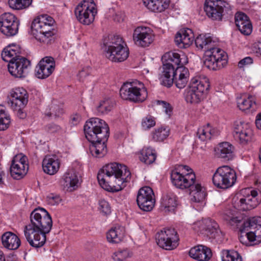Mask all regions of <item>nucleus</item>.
<instances>
[{"instance_id": "nucleus-1", "label": "nucleus", "mask_w": 261, "mask_h": 261, "mask_svg": "<svg viewBox=\"0 0 261 261\" xmlns=\"http://www.w3.org/2000/svg\"><path fill=\"white\" fill-rule=\"evenodd\" d=\"M87 139L91 143L89 150L96 158L103 157L107 152L106 142L109 136V128L102 119L92 118L87 121L84 127Z\"/></svg>"}, {"instance_id": "nucleus-2", "label": "nucleus", "mask_w": 261, "mask_h": 261, "mask_svg": "<svg viewBox=\"0 0 261 261\" xmlns=\"http://www.w3.org/2000/svg\"><path fill=\"white\" fill-rule=\"evenodd\" d=\"M130 172L125 165L112 163L103 166L97 174L100 186L108 191H119L126 186Z\"/></svg>"}, {"instance_id": "nucleus-3", "label": "nucleus", "mask_w": 261, "mask_h": 261, "mask_svg": "<svg viewBox=\"0 0 261 261\" xmlns=\"http://www.w3.org/2000/svg\"><path fill=\"white\" fill-rule=\"evenodd\" d=\"M215 42L210 34H200L195 39V44L199 49L205 50L204 66L212 70H218L227 63L225 51L215 47Z\"/></svg>"}, {"instance_id": "nucleus-4", "label": "nucleus", "mask_w": 261, "mask_h": 261, "mask_svg": "<svg viewBox=\"0 0 261 261\" xmlns=\"http://www.w3.org/2000/svg\"><path fill=\"white\" fill-rule=\"evenodd\" d=\"M162 59L166 62L163 64V70L160 77L161 84L167 87H170L173 84L175 76H177L176 67L184 65L188 62L186 57L174 52L164 54Z\"/></svg>"}, {"instance_id": "nucleus-5", "label": "nucleus", "mask_w": 261, "mask_h": 261, "mask_svg": "<svg viewBox=\"0 0 261 261\" xmlns=\"http://www.w3.org/2000/svg\"><path fill=\"white\" fill-rule=\"evenodd\" d=\"M239 230L241 243L246 246L259 244L261 243V217H253L243 221Z\"/></svg>"}, {"instance_id": "nucleus-6", "label": "nucleus", "mask_w": 261, "mask_h": 261, "mask_svg": "<svg viewBox=\"0 0 261 261\" xmlns=\"http://www.w3.org/2000/svg\"><path fill=\"white\" fill-rule=\"evenodd\" d=\"M208 79L204 75L193 77L190 86L185 92V98L188 103L197 104L204 98V94L209 89Z\"/></svg>"}, {"instance_id": "nucleus-7", "label": "nucleus", "mask_w": 261, "mask_h": 261, "mask_svg": "<svg viewBox=\"0 0 261 261\" xmlns=\"http://www.w3.org/2000/svg\"><path fill=\"white\" fill-rule=\"evenodd\" d=\"M55 20L47 15H42L35 18L31 25L32 32L35 38L40 42H44L46 39L56 34L53 28Z\"/></svg>"}, {"instance_id": "nucleus-8", "label": "nucleus", "mask_w": 261, "mask_h": 261, "mask_svg": "<svg viewBox=\"0 0 261 261\" xmlns=\"http://www.w3.org/2000/svg\"><path fill=\"white\" fill-rule=\"evenodd\" d=\"M120 95L124 100L142 102L147 98V92L143 83L134 80L123 83L120 89Z\"/></svg>"}, {"instance_id": "nucleus-9", "label": "nucleus", "mask_w": 261, "mask_h": 261, "mask_svg": "<svg viewBox=\"0 0 261 261\" xmlns=\"http://www.w3.org/2000/svg\"><path fill=\"white\" fill-rule=\"evenodd\" d=\"M30 222L25 226H30L38 230L49 232L52 226V219L47 211L43 208L34 210L30 215Z\"/></svg>"}, {"instance_id": "nucleus-10", "label": "nucleus", "mask_w": 261, "mask_h": 261, "mask_svg": "<svg viewBox=\"0 0 261 261\" xmlns=\"http://www.w3.org/2000/svg\"><path fill=\"white\" fill-rule=\"evenodd\" d=\"M237 175L235 171L228 166L218 167L213 175L212 181L215 187L226 189L236 183Z\"/></svg>"}, {"instance_id": "nucleus-11", "label": "nucleus", "mask_w": 261, "mask_h": 261, "mask_svg": "<svg viewBox=\"0 0 261 261\" xmlns=\"http://www.w3.org/2000/svg\"><path fill=\"white\" fill-rule=\"evenodd\" d=\"M74 14L80 23L89 25L94 21L97 14L95 4L92 0H84L76 7Z\"/></svg>"}, {"instance_id": "nucleus-12", "label": "nucleus", "mask_w": 261, "mask_h": 261, "mask_svg": "<svg viewBox=\"0 0 261 261\" xmlns=\"http://www.w3.org/2000/svg\"><path fill=\"white\" fill-rule=\"evenodd\" d=\"M155 239L158 245L165 250H173L178 245L177 233L173 228H166L161 230L156 233Z\"/></svg>"}, {"instance_id": "nucleus-13", "label": "nucleus", "mask_w": 261, "mask_h": 261, "mask_svg": "<svg viewBox=\"0 0 261 261\" xmlns=\"http://www.w3.org/2000/svg\"><path fill=\"white\" fill-rule=\"evenodd\" d=\"M182 168L187 171H192L187 166H183ZM171 179L173 185L176 188L180 189H186L190 188L195 183L196 176L192 171L180 173L177 170H173L171 173Z\"/></svg>"}, {"instance_id": "nucleus-14", "label": "nucleus", "mask_w": 261, "mask_h": 261, "mask_svg": "<svg viewBox=\"0 0 261 261\" xmlns=\"http://www.w3.org/2000/svg\"><path fill=\"white\" fill-rule=\"evenodd\" d=\"M19 26V19L12 13H5L0 17V31L7 37L16 35Z\"/></svg>"}, {"instance_id": "nucleus-15", "label": "nucleus", "mask_w": 261, "mask_h": 261, "mask_svg": "<svg viewBox=\"0 0 261 261\" xmlns=\"http://www.w3.org/2000/svg\"><path fill=\"white\" fill-rule=\"evenodd\" d=\"M30 66V61L21 56L10 61L8 64V69L12 76L15 78L22 79L27 76Z\"/></svg>"}, {"instance_id": "nucleus-16", "label": "nucleus", "mask_w": 261, "mask_h": 261, "mask_svg": "<svg viewBox=\"0 0 261 261\" xmlns=\"http://www.w3.org/2000/svg\"><path fill=\"white\" fill-rule=\"evenodd\" d=\"M28 170L27 156L21 153L15 155L10 168L11 176L15 179H20L27 173Z\"/></svg>"}, {"instance_id": "nucleus-17", "label": "nucleus", "mask_w": 261, "mask_h": 261, "mask_svg": "<svg viewBox=\"0 0 261 261\" xmlns=\"http://www.w3.org/2000/svg\"><path fill=\"white\" fill-rule=\"evenodd\" d=\"M137 202L140 209L149 212L154 206L155 198L152 189L149 187L141 188L138 193Z\"/></svg>"}, {"instance_id": "nucleus-18", "label": "nucleus", "mask_w": 261, "mask_h": 261, "mask_svg": "<svg viewBox=\"0 0 261 261\" xmlns=\"http://www.w3.org/2000/svg\"><path fill=\"white\" fill-rule=\"evenodd\" d=\"M23 231L27 242L34 248H41L44 246L46 241V234L49 233L32 228L30 226H24Z\"/></svg>"}, {"instance_id": "nucleus-19", "label": "nucleus", "mask_w": 261, "mask_h": 261, "mask_svg": "<svg viewBox=\"0 0 261 261\" xmlns=\"http://www.w3.org/2000/svg\"><path fill=\"white\" fill-rule=\"evenodd\" d=\"M233 135L236 140L246 145L251 141L253 131L249 123L237 121L234 124Z\"/></svg>"}, {"instance_id": "nucleus-20", "label": "nucleus", "mask_w": 261, "mask_h": 261, "mask_svg": "<svg viewBox=\"0 0 261 261\" xmlns=\"http://www.w3.org/2000/svg\"><path fill=\"white\" fill-rule=\"evenodd\" d=\"M228 4L223 0H206L204 4V11L206 15L213 20H220L222 17L224 9Z\"/></svg>"}, {"instance_id": "nucleus-21", "label": "nucleus", "mask_w": 261, "mask_h": 261, "mask_svg": "<svg viewBox=\"0 0 261 261\" xmlns=\"http://www.w3.org/2000/svg\"><path fill=\"white\" fill-rule=\"evenodd\" d=\"M152 31L149 27H138L133 33V40L136 45L145 47L148 46L154 40Z\"/></svg>"}, {"instance_id": "nucleus-22", "label": "nucleus", "mask_w": 261, "mask_h": 261, "mask_svg": "<svg viewBox=\"0 0 261 261\" xmlns=\"http://www.w3.org/2000/svg\"><path fill=\"white\" fill-rule=\"evenodd\" d=\"M55 68V62L51 57L42 58L35 68V75L39 79H45L49 77Z\"/></svg>"}, {"instance_id": "nucleus-23", "label": "nucleus", "mask_w": 261, "mask_h": 261, "mask_svg": "<svg viewBox=\"0 0 261 261\" xmlns=\"http://www.w3.org/2000/svg\"><path fill=\"white\" fill-rule=\"evenodd\" d=\"M11 107L13 110H18L24 108L28 102V95L23 88H16L11 92Z\"/></svg>"}, {"instance_id": "nucleus-24", "label": "nucleus", "mask_w": 261, "mask_h": 261, "mask_svg": "<svg viewBox=\"0 0 261 261\" xmlns=\"http://www.w3.org/2000/svg\"><path fill=\"white\" fill-rule=\"evenodd\" d=\"M79 178L76 172L73 169H68L63 175L61 184L64 190L73 191L77 187Z\"/></svg>"}, {"instance_id": "nucleus-25", "label": "nucleus", "mask_w": 261, "mask_h": 261, "mask_svg": "<svg viewBox=\"0 0 261 261\" xmlns=\"http://www.w3.org/2000/svg\"><path fill=\"white\" fill-rule=\"evenodd\" d=\"M194 36L192 30L186 28L181 29L175 37V42L178 47L186 48L193 43Z\"/></svg>"}, {"instance_id": "nucleus-26", "label": "nucleus", "mask_w": 261, "mask_h": 261, "mask_svg": "<svg viewBox=\"0 0 261 261\" xmlns=\"http://www.w3.org/2000/svg\"><path fill=\"white\" fill-rule=\"evenodd\" d=\"M247 191L248 195L240 200V210L243 211L250 210L256 207L260 201L257 197L258 192L256 190L249 189Z\"/></svg>"}, {"instance_id": "nucleus-27", "label": "nucleus", "mask_w": 261, "mask_h": 261, "mask_svg": "<svg viewBox=\"0 0 261 261\" xmlns=\"http://www.w3.org/2000/svg\"><path fill=\"white\" fill-rule=\"evenodd\" d=\"M60 162L58 158L55 155H47L42 161L43 171L49 175L55 174L59 170Z\"/></svg>"}, {"instance_id": "nucleus-28", "label": "nucleus", "mask_w": 261, "mask_h": 261, "mask_svg": "<svg viewBox=\"0 0 261 261\" xmlns=\"http://www.w3.org/2000/svg\"><path fill=\"white\" fill-rule=\"evenodd\" d=\"M189 255L198 261H208L212 256V252L206 246L198 245L190 250Z\"/></svg>"}, {"instance_id": "nucleus-29", "label": "nucleus", "mask_w": 261, "mask_h": 261, "mask_svg": "<svg viewBox=\"0 0 261 261\" xmlns=\"http://www.w3.org/2000/svg\"><path fill=\"white\" fill-rule=\"evenodd\" d=\"M215 152L217 157L230 160L234 156V147L228 142H222L215 148Z\"/></svg>"}, {"instance_id": "nucleus-30", "label": "nucleus", "mask_w": 261, "mask_h": 261, "mask_svg": "<svg viewBox=\"0 0 261 261\" xmlns=\"http://www.w3.org/2000/svg\"><path fill=\"white\" fill-rule=\"evenodd\" d=\"M1 239L3 246L9 250L17 249L20 245L19 238L10 231L5 232L2 236Z\"/></svg>"}, {"instance_id": "nucleus-31", "label": "nucleus", "mask_w": 261, "mask_h": 261, "mask_svg": "<svg viewBox=\"0 0 261 261\" xmlns=\"http://www.w3.org/2000/svg\"><path fill=\"white\" fill-rule=\"evenodd\" d=\"M129 50L127 47L108 50L106 52V57L114 62H121L125 61L128 57Z\"/></svg>"}, {"instance_id": "nucleus-32", "label": "nucleus", "mask_w": 261, "mask_h": 261, "mask_svg": "<svg viewBox=\"0 0 261 261\" xmlns=\"http://www.w3.org/2000/svg\"><path fill=\"white\" fill-rule=\"evenodd\" d=\"M177 76H175L174 82L179 89L186 87L189 81V72L188 68L180 65L176 67Z\"/></svg>"}, {"instance_id": "nucleus-33", "label": "nucleus", "mask_w": 261, "mask_h": 261, "mask_svg": "<svg viewBox=\"0 0 261 261\" xmlns=\"http://www.w3.org/2000/svg\"><path fill=\"white\" fill-rule=\"evenodd\" d=\"M238 107L240 110L244 111L251 109L255 111L256 109L255 98L251 95L244 94L237 99Z\"/></svg>"}, {"instance_id": "nucleus-34", "label": "nucleus", "mask_w": 261, "mask_h": 261, "mask_svg": "<svg viewBox=\"0 0 261 261\" xmlns=\"http://www.w3.org/2000/svg\"><path fill=\"white\" fill-rule=\"evenodd\" d=\"M190 188V195L192 202L199 203L202 202L206 196L205 189L200 184L196 182L192 185Z\"/></svg>"}, {"instance_id": "nucleus-35", "label": "nucleus", "mask_w": 261, "mask_h": 261, "mask_svg": "<svg viewBox=\"0 0 261 261\" xmlns=\"http://www.w3.org/2000/svg\"><path fill=\"white\" fill-rule=\"evenodd\" d=\"M20 48L17 45H9L2 53V58L6 62L10 63L14 59L20 57Z\"/></svg>"}, {"instance_id": "nucleus-36", "label": "nucleus", "mask_w": 261, "mask_h": 261, "mask_svg": "<svg viewBox=\"0 0 261 261\" xmlns=\"http://www.w3.org/2000/svg\"><path fill=\"white\" fill-rule=\"evenodd\" d=\"M124 237V230L123 227L116 226L112 228L107 233V239L111 243H119Z\"/></svg>"}, {"instance_id": "nucleus-37", "label": "nucleus", "mask_w": 261, "mask_h": 261, "mask_svg": "<svg viewBox=\"0 0 261 261\" xmlns=\"http://www.w3.org/2000/svg\"><path fill=\"white\" fill-rule=\"evenodd\" d=\"M103 44L105 46V51L108 50H112L113 49H117L126 47L125 43L123 41L122 38L118 35L111 36L107 41L105 40Z\"/></svg>"}, {"instance_id": "nucleus-38", "label": "nucleus", "mask_w": 261, "mask_h": 261, "mask_svg": "<svg viewBox=\"0 0 261 261\" xmlns=\"http://www.w3.org/2000/svg\"><path fill=\"white\" fill-rule=\"evenodd\" d=\"M156 155L155 150L150 147H144L140 152L139 156L141 162L146 164H152L156 160Z\"/></svg>"}, {"instance_id": "nucleus-39", "label": "nucleus", "mask_w": 261, "mask_h": 261, "mask_svg": "<svg viewBox=\"0 0 261 261\" xmlns=\"http://www.w3.org/2000/svg\"><path fill=\"white\" fill-rule=\"evenodd\" d=\"M170 129L168 127H161L155 129L151 134V139L155 142H161L169 135Z\"/></svg>"}, {"instance_id": "nucleus-40", "label": "nucleus", "mask_w": 261, "mask_h": 261, "mask_svg": "<svg viewBox=\"0 0 261 261\" xmlns=\"http://www.w3.org/2000/svg\"><path fill=\"white\" fill-rule=\"evenodd\" d=\"M215 129L211 127L210 124L206 126L200 128L197 130V135L202 141H205L211 138L215 134Z\"/></svg>"}, {"instance_id": "nucleus-41", "label": "nucleus", "mask_w": 261, "mask_h": 261, "mask_svg": "<svg viewBox=\"0 0 261 261\" xmlns=\"http://www.w3.org/2000/svg\"><path fill=\"white\" fill-rule=\"evenodd\" d=\"M170 2V0H158L155 3H150L146 7L154 12H162L168 8Z\"/></svg>"}, {"instance_id": "nucleus-42", "label": "nucleus", "mask_w": 261, "mask_h": 261, "mask_svg": "<svg viewBox=\"0 0 261 261\" xmlns=\"http://www.w3.org/2000/svg\"><path fill=\"white\" fill-rule=\"evenodd\" d=\"M10 122V115L6 112L4 107L0 106V130H4L7 129Z\"/></svg>"}, {"instance_id": "nucleus-43", "label": "nucleus", "mask_w": 261, "mask_h": 261, "mask_svg": "<svg viewBox=\"0 0 261 261\" xmlns=\"http://www.w3.org/2000/svg\"><path fill=\"white\" fill-rule=\"evenodd\" d=\"M32 0H9L8 4L10 8L14 10H22L29 7Z\"/></svg>"}, {"instance_id": "nucleus-44", "label": "nucleus", "mask_w": 261, "mask_h": 261, "mask_svg": "<svg viewBox=\"0 0 261 261\" xmlns=\"http://www.w3.org/2000/svg\"><path fill=\"white\" fill-rule=\"evenodd\" d=\"M222 261H242L240 254L234 250H224L222 255Z\"/></svg>"}, {"instance_id": "nucleus-45", "label": "nucleus", "mask_w": 261, "mask_h": 261, "mask_svg": "<svg viewBox=\"0 0 261 261\" xmlns=\"http://www.w3.org/2000/svg\"><path fill=\"white\" fill-rule=\"evenodd\" d=\"M161 204L164 207L166 211L173 212L176 205L175 199L168 195H164L161 199Z\"/></svg>"}, {"instance_id": "nucleus-46", "label": "nucleus", "mask_w": 261, "mask_h": 261, "mask_svg": "<svg viewBox=\"0 0 261 261\" xmlns=\"http://www.w3.org/2000/svg\"><path fill=\"white\" fill-rule=\"evenodd\" d=\"M113 104L110 99H106L101 101L97 107V112L99 114H106L111 111Z\"/></svg>"}, {"instance_id": "nucleus-47", "label": "nucleus", "mask_w": 261, "mask_h": 261, "mask_svg": "<svg viewBox=\"0 0 261 261\" xmlns=\"http://www.w3.org/2000/svg\"><path fill=\"white\" fill-rule=\"evenodd\" d=\"M224 219L227 223L234 227H238L242 224V218L241 217L236 216L233 214L228 215L226 214L224 216Z\"/></svg>"}, {"instance_id": "nucleus-48", "label": "nucleus", "mask_w": 261, "mask_h": 261, "mask_svg": "<svg viewBox=\"0 0 261 261\" xmlns=\"http://www.w3.org/2000/svg\"><path fill=\"white\" fill-rule=\"evenodd\" d=\"M132 254L127 249H120L113 255V258L116 261H123L130 257Z\"/></svg>"}, {"instance_id": "nucleus-49", "label": "nucleus", "mask_w": 261, "mask_h": 261, "mask_svg": "<svg viewBox=\"0 0 261 261\" xmlns=\"http://www.w3.org/2000/svg\"><path fill=\"white\" fill-rule=\"evenodd\" d=\"M206 226L205 233L208 234L211 231L219 227L218 224L215 221L210 219H203V224Z\"/></svg>"}, {"instance_id": "nucleus-50", "label": "nucleus", "mask_w": 261, "mask_h": 261, "mask_svg": "<svg viewBox=\"0 0 261 261\" xmlns=\"http://www.w3.org/2000/svg\"><path fill=\"white\" fill-rule=\"evenodd\" d=\"M99 210L104 215H109L111 212V206L107 201L101 199L99 201Z\"/></svg>"}, {"instance_id": "nucleus-51", "label": "nucleus", "mask_w": 261, "mask_h": 261, "mask_svg": "<svg viewBox=\"0 0 261 261\" xmlns=\"http://www.w3.org/2000/svg\"><path fill=\"white\" fill-rule=\"evenodd\" d=\"M155 122L153 117L148 116L143 118L142 121V126L144 129H149L155 125Z\"/></svg>"}, {"instance_id": "nucleus-52", "label": "nucleus", "mask_w": 261, "mask_h": 261, "mask_svg": "<svg viewBox=\"0 0 261 261\" xmlns=\"http://www.w3.org/2000/svg\"><path fill=\"white\" fill-rule=\"evenodd\" d=\"M249 20V17L244 13L238 12L235 15V23L237 26H240L242 23Z\"/></svg>"}, {"instance_id": "nucleus-53", "label": "nucleus", "mask_w": 261, "mask_h": 261, "mask_svg": "<svg viewBox=\"0 0 261 261\" xmlns=\"http://www.w3.org/2000/svg\"><path fill=\"white\" fill-rule=\"evenodd\" d=\"M237 28L240 32L244 35H250L252 31L251 23H248L247 24L244 25L242 24V25L241 24L240 26H237Z\"/></svg>"}, {"instance_id": "nucleus-54", "label": "nucleus", "mask_w": 261, "mask_h": 261, "mask_svg": "<svg viewBox=\"0 0 261 261\" xmlns=\"http://www.w3.org/2000/svg\"><path fill=\"white\" fill-rule=\"evenodd\" d=\"M207 235L209 236L210 238L215 239L217 242L221 241L222 239V233L219 227L214 229V230L211 231Z\"/></svg>"}, {"instance_id": "nucleus-55", "label": "nucleus", "mask_w": 261, "mask_h": 261, "mask_svg": "<svg viewBox=\"0 0 261 261\" xmlns=\"http://www.w3.org/2000/svg\"><path fill=\"white\" fill-rule=\"evenodd\" d=\"M157 103L162 106L164 109V112L169 117L171 115L172 112V108L169 103L165 101L158 100L157 101Z\"/></svg>"}, {"instance_id": "nucleus-56", "label": "nucleus", "mask_w": 261, "mask_h": 261, "mask_svg": "<svg viewBox=\"0 0 261 261\" xmlns=\"http://www.w3.org/2000/svg\"><path fill=\"white\" fill-rule=\"evenodd\" d=\"M157 103L162 106L164 109V112L169 117L171 115L172 112V108L169 103L165 101L158 100L157 101Z\"/></svg>"}, {"instance_id": "nucleus-57", "label": "nucleus", "mask_w": 261, "mask_h": 261, "mask_svg": "<svg viewBox=\"0 0 261 261\" xmlns=\"http://www.w3.org/2000/svg\"><path fill=\"white\" fill-rule=\"evenodd\" d=\"M48 202L51 205L59 204L62 201V199L58 195L50 194L47 196Z\"/></svg>"}, {"instance_id": "nucleus-58", "label": "nucleus", "mask_w": 261, "mask_h": 261, "mask_svg": "<svg viewBox=\"0 0 261 261\" xmlns=\"http://www.w3.org/2000/svg\"><path fill=\"white\" fill-rule=\"evenodd\" d=\"M253 63V59L250 57H247L241 60L238 63V66L240 68H243L244 66L250 65Z\"/></svg>"}, {"instance_id": "nucleus-59", "label": "nucleus", "mask_w": 261, "mask_h": 261, "mask_svg": "<svg viewBox=\"0 0 261 261\" xmlns=\"http://www.w3.org/2000/svg\"><path fill=\"white\" fill-rule=\"evenodd\" d=\"M70 121L73 125H76L82 121V117L78 114H74L71 116Z\"/></svg>"}, {"instance_id": "nucleus-60", "label": "nucleus", "mask_w": 261, "mask_h": 261, "mask_svg": "<svg viewBox=\"0 0 261 261\" xmlns=\"http://www.w3.org/2000/svg\"><path fill=\"white\" fill-rule=\"evenodd\" d=\"M202 223H203V220L196 222L194 224V229L197 231H200L201 232L205 231L206 226H205L204 225H202Z\"/></svg>"}, {"instance_id": "nucleus-61", "label": "nucleus", "mask_w": 261, "mask_h": 261, "mask_svg": "<svg viewBox=\"0 0 261 261\" xmlns=\"http://www.w3.org/2000/svg\"><path fill=\"white\" fill-rule=\"evenodd\" d=\"M61 129L60 126L55 124H50L48 125V130L50 133H55Z\"/></svg>"}, {"instance_id": "nucleus-62", "label": "nucleus", "mask_w": 261, "mask_h": 261, "mask_svg": "<svg viewBox=\"0 0 261 261\" xmlns=\"http://www.w3.org/2000/svg\"><path fill=\"white\" fill-rule=\"evenodd\" d=\"M253 48L256 53L261 56V43H260V42L255 43Z\"/></svg>"}, {"instance_id": "nucleus-63", "label": "nucleus", "mask_w": 261, "mask_h": 261, "mask_svg": "<svg viewBox=\"0 0 261 261\" xmlns=\"http://www.w3.org/2000/svg\"><path fill=\"white\" fill-rule=\"evenodd\" d=\"M255 124L257 128L261 130V112L256 117Z\"/></svg>"}, {"instance_id": "nucleus-64", "label": "nucleus", "mask_w": 261, "mask_h": 261, "mask_svg": "<svg viewBox=\"0 0 261 261\" xmlns=\"http://www.w3.org/2000/svg\"><path fill=\"white\" fill-rule=\"evenodd\" d=\"M88 75V73L85 69L82 70L81 71H80V72L79 73V77H80V80H83V79L85 77H86Z\"/></svg>"}]
</instances>
